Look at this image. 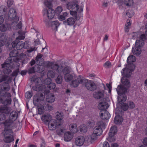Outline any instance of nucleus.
Returning a JSON list of instances; mask_svg holds the SVG:
<instances>
[{"mask_svg": "<svg viewBox=\"0 0 147 147\" xmlns=\"http://www.w3.org/2000/svg\"><path fill=\"white\" fill-rule=\"evenodd\" d=\"M8 18L13 20L14 22L17 23L19 21L18 17L16 16V10L13 8H11L9 10L8 14Z\"/></svg>", "mask_w": 147, "mask_h": 147, "instance_id": "13", "label": "nucleus"}, {"mask_svg": "<svg viewBox=\"0 0 147 147\" xmlns=\"http://www.w3.org/2000/svg\"><path fill=\"white\" fill-rule=\"evenodd\" d=\"M75 76L74 74L72 73L71 74L69 73L65 76L64 78L66 82H69Z\"/></svg>", "mask_w": 147, "mask_h": 147, "instance_id": "43", "label": "nucleus"}, {"mask_svg": "<svg viewBox=\"0 0 147 147\" xmlns=\"http://www.w3.org/2000/svg\"><path fill=\"white\" fill-rule=\"evenodd\" d=\"M51 80L50 79H47L44 80L45 83L47 85V87L50 90L53 89L55 87V83H51Z\"/></svg>", "mask_w": 147, "mask_h": 147, "instance_id": "26", "label": "nucleus"}, {"mask_svg": "<svg viewBox=\"0 0 147 147\" xmlns=\"http://www.w3.org/2000/svg\"><path fill=\"white\" fill-rule=\"evenodd\" d=\"M124 76L122 77L121 79V81L122 85L124 86H126V87L129 88L130 86V82L128 79H127L126 77L127 78V77Z\"/></svg>", "mask_w": 147, "mask_h": 147, "instance_id": "29", "label": "nucleus"}, {"mask_svg": "<svg viewBox=\"0 0 147 147\" xmlns=\"http://www.w3.org/2000/svg\"><path fill=\"white\" fill-rule=\"evenodd\" d=\"M104 92L103 90H99L94 92L93 94V97L96 99H99L104 97Z\"/></svg>", "mask_w": 147, "mask_h": 147, "instance_id": "20", "label": "nucleus"}, {"mask_svg": "<svg viewBox=\"0 0 147 147\" xmlns=\"http://www.w3.org/2000/svg\"><path fill=\"white\" fill-rule=\"evenodd\" d=\"M136 57L133 55L129 56L127 59V63H132L136 61Z\"/></svg>", "mask_w": 147, "mask_h": 147, "instance_id": "48", "label": "nucleus"}, {"mask_svg": "<svg viewBox=\"0 0 147 147\" xmlns=\"http://www.w3.org/2000/svg\"><path fill=\"white\" fill-rule=\"evenodd\" d=\"M60 126H59L58 127V129H57L56 130V133L57 134L59 135L62 134L64 131V129L63 128H61L60 127Z\"/></svg>", "mask_w": 147, "mask_h": 147, "instance_id": "51", "label": "nucleus"}, {"mask_svg": "<svg viewBox=\"0 0 147 147\" xmlns=\"http://www.w3.org/2000/svg\"><path fill=\"white\" fill-rule=\"evenodd\" d=\"M6 80V77L5 76L3 71H0V82H2Z\"/></svg>", "mask_w": 147, "mask_h": 147, "instance_id": "50", "label": "nucleus"}, {"mask_svg": "<svg viewBox=\"0 0 147 147\" xmlns=\"http://www.w3.org/2000/svg\"><path fill=\"white\" fill-rule=\"evenodd\" d=\"M12 57H9L5 61L4 63L2 64V67H5V66L9 67L10 64L14 61L12 58Z\"/></svg>", "mask_w": 147, "mask_h": 147, "instance_id": "40", "label": "nucleus"}, {"mask_svg": "<svg viewBox=\"0 0 147 147\" xmlns=\"http://www.w3.org/2000/svg\"><path fill=\"white\" fill-rule=\"evenodd\" d=\"M117 131V128L116 126H113L111 128L109 133V136L107 138V140L109 141L112 142L115 140L114 135L116 133Z\"/></svg>", "mask_w": 147, "mask_h": 147, "instance_id": "10", "label": "nucleus"}, {"mask_svg": "<svg viewBox=\"0 0 147 147\" xmlns=\"http://www.w3.org/2000/svg\"><path fill=\"white\" fill-rule=\"evenodd\" d=\"M69 129L71 131L75 133L78 131V129L76 125V124H71L69 125Z\"/></svg>", "mask_w": 147, "mask_h": 147, "instance_id": "44", "label": "nucleus"}, {"mask_svg": "<svg viewBox=\"0 0 147 147\" xmlns=\"http://www.w3.org/2000/svg\"><path fill=\"white\" fill-rule=\"evenodd\" d=\"M55 15L54 10L51 8H49L47 12V16L48 18L51 19L54 18Z\"/></svg>", "mask_w": 147, "mask_h": 147, "instance_id": "33", "label": "nucleus"}, {"mask_svg": "<svg viewBox=\"0 0 147 147\" xmlns=\"http://www.w3.org/2000/svg\"><path fill=\"white\" fill-rule=\"evenodd\" d=\"M133 1L132 0H124V3L127 6H130L131 5Z\"/></svg>", "mask_w": 147, "mask_h": 147, "instance_id": "55", "label": "nucleus"}, {"mask_svg": "<svg viewBox=\"0 0 147 147\" xmlns=\"http://www.w3.org/2000/svg\"><path fill=\"white\" fill-rule=\"evenodd\" d=\"M20 72L19 69L18 68L14 70L11 75L12 76L16 77L18 75V73Z\"/></svg>", "mask_w": 147, "mask_h": 147, "instance_id": "58", "label": "nucleus"}, {"mask_svg": "<svg viewBox=\"0 0 147 147\" xmlns=\"http://www.w3.org/2000/svg\"><path fill=\"white\" fill-rule=\"evenodd\" d=\"M131 25V23L130 22H127L125 24V31L126 32H127L129 31V29L130 28Z\"/></svg>", "mask_w": 147, "mask_h": 147, "instance_id": "56", "label": "nucleus"}, {"mask_svg": "<svg viewBox=\"0 0 147 147\" xmlns=\"http://www.w3.org/2000/svg\"><path fill=\"white\" fill-rule=\"evenodd\" d=\"M45 5L49 8H51V1L47 0V1H46L45 3Z\"/></svg>", "mask_w": 147, "mask_h": 147, "instance_id": "64", "label": "nucleus"}, {"mask_svg": "<svg viewBox=\"0 0 147 147\" xmlns=\"http://www.w3.org/2000/svg\"><path fill=\"white\" fill-rule=\"evenodd\" d=\"M84 141L85 139L83 136H79L75 140V144L77 146H80L83 144Z\"/></svg>", "mask_w": 147, "mask_h": 147, "instance_id": "23", "label": "nucleus"}, {"mask_svg": "<svg viewBox=\"0 0 147 147\" xmlns=\"http://www.w3.org/2000/svg\"><path fill=\"white\" fill-rule=\"evenodd\" d=\"M50 25L51 29L56 31L57 30V28L60 25V23L57 21H53L50 22Z\"/></svg>", "mask_w": 147, "mask_h": 147, "instance_id": "25", "label": "nucleus"}, {"mask_svg": "<svg viewBox=\"0 0 147 147\" xmlns=\"http://www.w3.org/2000/svg\"><path fill=\"white\" fill-rule=\"evenodd\" d=\"M32 96V94L31 92L28 91L25 93V97L27 98H30Z\"/></svg>", "mask_w": 147, "mask_h": 147, "instance_id": "63", "label": "nucleus"}, {"mask_svg": "<svg viewBox=\"0 0 147 147\" xmlns=\"http://www.w3.org/2000/svg\"><path fill=\"white\" fill-rule=\"evenodd\" d=\"M38 84L37 82L36 85L33 86L32 87V89L34 90L39 91L42 90L44 88V86L43 85H38Z\"/></svg>", "mask_w": 147, "mask_h": 147, "instance_id": "42", "label": "nucleus"}, {"mask_svg": "<svg viewBox=\"0 0 147 147\" xmlns=\"http://www.w3.org/2000/svg\"><path fill=\"white\" fill-rule=\"evenodd\" d=\"M100 117L103 120L108 119L110 117V114L107 111H100Z\"/></svg>", "mask_w": 147, "mask_h": 147, "instance_id": "21", "label": "nucleus"}, {"mask_svg": "<svg viewBox=\"0 0 147 147\" xmlns=\"http://www.w3.org/2000/svg\"><path fill=\"white\" fill-rule=\"evenodd\" d=\"M13 128L9 127L7 128L4 129L3 132L4 138L3 141L5 143H10L14 140L13 136L12 135L13 131L12 129Z\"/></svg>", "mask_w": 147, "mask_h": 147, "instance_id": "2", "label": "nucleus"}, {"mask_svg": "<svg viewBox=\"0 0 147 147\" xmlns=\"http://www.w3.org/2000/svg\"><path fill=\"white\" fill-rule=\"evenodd\" d=\"M43 109L46 111L51 110L53 109L52 106L49 104H45L43 107Z\"/></svg>", "mask_w": 147, "mask_h": 147, "instance_id": "52", "label": "nucleus"}, {"mask_svg": "<svg viewBox=\"0 0 147 147\" xmlns=\"http://www.w3.org/2000/svg\"><path fill=\"white\" fill-rule=\"evenodd\" d=\"M30 42L28 41H27L25 42L24 43H23L24 48L25 49H28L30 47L29 44Z\"/></svg>", "mask_w": 147, "mask_h": 147, "instance_id": "57", "label": "nucleus"}, {"mask_svg": "<svg viewBox=\"0 0 147 147\" xmlns=\"http://www.w3.org/2000/svg\"><path fill=\"white\" fill-rule=\"evenodd\" d=\"M45 98V96L42 94L40 95L35 96L33 99V103L34 105H37L39 101L43 100Z\"/></svg>", "mask_w": 147, "mask_h": 147, "instance_id": "22", "label": "nucleus"}, {"mask_svg": "<svg viewBox=\"0 0 147 147\" xmlns=\"http://www.w3.org/2000/svg\"><path fill=\"white\" fill-rule=\"evenodd\" d=\"M47 63L49 67H50L51 69L53 70H57L58 72V70L60 67L59 66L58 64L52 63L49 61H48Z\"/></svg>", "mask_w": 147, "mask_h": 147, "instance_id": "38", "label": "nucleus"}, {"mask_svg": "<svg viewBox=\"0 0 147 147\" xmlns=\"http://www.w3.org/2000/svg\"><path fill=\"white\" fill-rule=\"evenodd\" d=\"M123 121V118L121 116L118 115L115 116L114 119V123L116 124H121Z\"/></svg>", "mask_w": 147, "mask_h": 147, "instance_id": "41", "label": "nucleus"}, {"mask_svg": "<svg viewBox=\"0 0 147 147\" xmlns=\"http://www.w3.org/2000/svg\"><path fill=\"white\" fill-rule=\"evenodd\" d=\"M128 88L123 85H120L118 86L116 90L118 94H125L127 92Z\"/></svg>", "mask_w": 147, "mask_h": 147, "instance_id": "18", "label": "nucleus"}, {"mask_svg": "<svg viewBox=\"0 0 147 147\" xmlns=\"http://www.w3.org/2000/svg\"><path fill=\"white\" fill-rule=\"evenodd\" d=\"M132 51L133 54L136 55H139L141 53V48L135 47H133L132 49Z\"/></svg>", "mask_w": 147, "mask_h": 147, "instance_id": "37", "label": "nucleus"}, {"mask_svg": "<svg viewBox=\"0 0 147 147\" xmlns=\"http://www.w3.org/2000/svg\"><path fill=\"white\" fill-rule=\"evenodd\" d=\"M118 102L119 104L121 103L122 102L125 101L127 99V96L125 94H118Z\"/></svg>", "mask_w": 147, "mask_h": 147, "instance_id": "35", "label": "nucleus"}, {"mask_svg": "<svg viewBox=\"0 0 147 147\" xmlns=\"http://www.w3.org/2000/svg\"><path fill=\"white\" fill-rule=\"evenodd\" d=\"M105 124L103 121H101L98 122L97 123V125L93 129V133L98 136H100L102 134V128L105 129Z\"/></svg>", "mask_w": 147, "mask_h": 147, "instance_id": "7", "label": "nucleus"}, {"mask_svg": "<svg viewBox=\"0 0 147 147\" xmlns=\"http://www.w3.org/2000/svg\"><path fill=\"white\" fill-rule=\"evenodd\" d=\"M11 28L9 24L6 23L1 25L0 26V30L2 32L6 31L7 30H9Z\"/></svg>", "mask_w": 147, "mask_h": 147, "instance_id": "36", "label": "nucleus"}, {"mask_svg": "<svg viewBox=\"0 0 147 147\" xmlns=\"http://www.w3.org/2000/svg\"><path fill=\"white\" fill-rule=\"evenodd\" d=\"M84 77L79 75L77 77H74L71 81V85L74 87H76L79 84L83 85Z\"/></svg>", "mask_w": 147, "mask_h": 147, "instance_id": "11", "label": "nucleus"}, {"mask_svg": "<svg viewBox=\"0 0 147 147\" xmlns=\"http://www.w3.org/2000/svg\"><path fill=\"white\" fill-rule=\"evenodd\" d=\"M73 135L69 132L68 131L65 133L64 135V140L65 142L70 141L73 137Z\"/></svg>", "mask_w": 147, "mask_h": 147, "instance_id": "30", "label": "nucleus"}, {"mask_svg": "<svg viewBox=\"0 0 147 147\" xmlns=\"http://www.w3.org/2000/svg\"><path fill=\"white\" fill-rule=\"evenodd\" d=\"M135 105L134 103L130 101L127 103H123L121 105V108L124 111H127L129 108L133 109L134 108Z\"/></svg>", "mask_w": 147, "mask_h": 147, "instance_id": "16", "label": "nucleus"}, {"mask_svg": "<svg viewBox=\"0 0 147 147\" xmlns=\"http://www.w3.org/2000/svg\"><path fill=\"white\" fill-rule=\"evenodd\" d=\"M10 57H13V61L16 62L18 61L20 59L18 57L19 51L17 49H14L12 50L9 53Z\"/></svg>", "mask_w": 147, "mask_h": 147, "instance_id": "17", "label": "nucleus"}, {"mask_svg": "<svg viewBox=\"0 0 147 147\" xmlns=\"http://www.w3.org/2000/svg\"><path fill=\"white\" fill-rule=\"evenodd\" d=\"M55 75V71L52 70L49 71L47 73V77L51 79V78H53L54 77Z\"/></svg>", "mask_w": 147, "mask_h": 147, "instance_id": "49", "label": "nucleus"}, {"mask_svg": "<svg viewBox=\"0 0 147 147\" xmlns=\"http://www.w3.org/2000/svg\"><path fill=\"white\" fill-rule=\"evenodd\" d=\"M7 106L5 105H0V113L7 115H9L11 111V109Z\"/></svg>", "mask_w": 147, "mask_h": 147, "instance_id": "19", "label": "nucleus"}, {"mask_svg": "<svg viewBox=\"0 0 147 147\" xmlns=\"http://www.w3.org/2000/svg\"><path fill=\"white\" fill-rule=\"evenodd\" d=\"M63 122L60 121V123H57V121L55 119H53L49 121L48 125L49 128L50 130H53L55 129L58 128L59 126H61Z\"/></svg>", "mask_w": 147, "mask_h": 147, "instance_id": "12", "label": "nucleus"}, {"mask_svg": "<svg viewBox=\"0 0 147 147\" xmlns=\"http://www.w3.org/2000/svg\"><path fill=\"white\" fill-rule=\"evenodd\" d=\"M75 21L76 20L74 18L71 17L65 20L63 22V23L65 24H67L69 26H71L74 24Z\"/></svg>", "mask_w": 147, "mask_h": 147, "instance_id": "34", "label": "nucleus"}, {"mask_svg": "<svg viewBox=\"0 0 147 147\" xmlns=\"http://www.w3.org/2000/svg\"><path fill=\"white\" fill-rule=\"evenodd\" d=\"M10 115L7 121H8L9 127L13 128L15 126H13L14 125L13 121L16 120L18 115V113L15 111H13L11 112L9 114Z\"/></svg>", "mask_w": 147, "mask_h": 147, "instance_id": "9", "label": "nucleus"}, {"mask_svg": "<svg viewBox=\"0 0 147 147\" xmlns=\"http://www.w3.org/2000/svg\"><path fill=\"white\" fill-rule=\"evenodd\" d=\"M43 55L42 54H38L36 57V64H44V59L42 58Z\"/></svg>", "mask_w": 147, "mask_h": 147, "instance_id": "27", "label": "nucleus"}, {"mask_svg": "<svg viewBox=\"0 0 147 147\" xmlns=\"http://www.w3.org/2000/svg\"><path fill=\"white\" fill-rule=\"evenodd\" d=\"M56 115L55 117L57 120L61 121L63 122L61 120L63 118V113L57 112L56 113Z\"/></svg>", "mask_w": 147, "mask_h": 147, "instance_id": "46", "label": "nucleus"}, {"mask_svg": "<svg viewBox=\"0 0 147 147\" xmlns=\"http://www.w3.org/2000/svg\"><path fill=\"white\" fill-rule=\"evenodd\" d=\"M6 12V9L3 7H0V15L2 16L5 14Z\"/></svg>", "mask_w": 147, "mask_h": 147, "instance_id": "59", "label": "nucleus"}, {"mask_svg": "<svg viewBox=\"0 0 147 147\" xmlns=\"http://www.w3.org/2000/svg\"><path fill=\"white\" fill-rule=\"evenodd\" d=\"M36 72H42L45 69L44 65L36 64L34 66Z\"/></svg>", "mask_w": 147, "mask_h": 147, "instance_id": "39", "label": "nucleus"}, {"mask_svg": "<svg viewBox=\"0 0 147 147\" xmlns=\"http://www.w3.org/2000/svg\"><path fill=\"white\" fill-rule=\"evenodd\" d=\"M83 85H84L88 90L90 91H94L97 88L96 85L94 82L86 79L85 78L83 80Z\"/></svg>", "mask_w": 147, "mask_h": 147, "instance_id": "6", "label": "nucleus"}, {"mask_svg": "<svg viewBox=\"0 0 147 147\" xmlns=\"http://www.w3.org/2000/svg\"><path fill=\"white\" fill-rule=\"evenodd\" d=\"M68 13L66 12H63L57 17L58 19L61 21H63L65 20L66 17H67Z\"/></svg>", "mask_w": 147, "mask_h": 147, "instance_id": "45", "label": "nucleus"}, {"mask_svg": "<svg viewBox=\"0 0 147 147\" xmlns=\"http://www.w3.org/2000/svg\"><path fill=\"white\" fill-rule=\"evenodd\" d=\"M80 131L82 133H84L87 131L86 126L84 125H83L80 128Z\"/></svg>", "mask_w": 147, "mask_h": 147, "instance_id": "53", "label": "nucleus"}, {"mask_svg": "<svg viewBox=\"0 0 147 147\" xmlns=\"http://www.w3.org/2000/svg\"><path fill=\"white\" fill-rule=\"evenodd\" d=\"M25 38V36L23 35L20 34L17 37L16 40L13 42L12 43V47H16V49L20 50L24 48L23 42L20 41V40H23Z\"/></svg>", "mask_w": 147, "mask_h": 147, "instance_id": "5", "label": "nucleus"}, {"mask_svg": "<svg viewBox=\"0 0 147 147\" xmlns=\"http://www.w3.org/2000/svg\"><path fill=\"white\" fill-rule=\"evenodd\" d=\"M126 65V67L124 68L121 71L122 75L127 77H130L131 72L133 71L135 67V65L132 63H127Z\"/></svg>", "mask_w": 147, "mask_h": 147, "instance_id": "4", "label": "nucleus"}, {"mask_svg": "<svg viewBox=\"0 0 147 147\" xmlns=\"http://www.w3.org/2000/svg\"><path fill=\"white\" fill-rule=\"evenodd\" d=\"M55 99V97L53 94H49L46 97V101L49 103H51L54 102Z\"/></svg>", "mask_w": 147, "mask_h": 147, "instance_id": "31", "label": "nucleus"}, {"mask_svg": "<svg viewBox=\"0 0 147 147\" xmlns=\"http://www.w3.org/2000/svg\"><path fill=\"white\" fill-rule=\"evenodd\" d=\"M28 72L29 74L34 73L36 72L35 67L30 68L28 69Z\"/></svg>", "mask_w": 147, "mask_h": 147, "instance_id": "62", "label": "nucleus"}, {"mask_svg": "<svg viewBox=\"0 0 147 147\" xmlns=\"http://www.w3.org/2000/svg\"><path fill=\"white\" fill-rule=\"evenodd\" d=\"M63 8L62 7L60 6H58L57 7L55 10L54 12L55 15L57 16L58 17L61 13L63 11Z\"/></svg>", "mask_w": 147, "mask_h": 147, "instance_id": "47", "label": "nucleus"}, {"mask_svg": "<svg viewBox=\"0 0 147 147\" xmlns=\"http://www.w3.org/2000/svg\"><path fill=\"white\" fill-rule=\"evenodd\" d=\"M135 36L138 38L136 42V47L141 48L144 45V41L147 39V35L141 32H136Z\"/></svg>", "mask_w": 147, "mask_h": 147, "instance_id": "3", "label": "nucleus"}, {"mask_svg": "<svg viewBox=\"0 0 147 147\" xmlns=\"http://www.w3.org/2000/svg\"><path fill=\"white\" fill-rule=\"evenodd\" d=\"M98 135H97L93 133L90 136V138L92 141H94L95 140H96L97 138Z\"/></svg>", "mask_w": 147, "mask_h": 147, "instance_id": "61", "label": "nucleus"}, {"mask_svg": "<svg viewBox=\"0 0 147 147\" xmlns=\"http://www.w3.org/2000/svg\"><path fill=\"white\" fill-rule=\"evenodd\" d=\"M6 116L5 115L1 113L0 114V125L3 124L4 126V129H6L9 127L8 119H6Z\"/></svg>", "mask_w": 147, "mask_h": 147, "instance_id": "14", "label": "nucleus"}, {"mask_svg": "<svg viewBox=\"0 0 147 147\" xmlns=\"http://www.w3.org/2000/svg\"><path fill=\"white\" fill-rule=\"evenodd\" d=\"M66 8L67 9H71L70 11V14L75 15L79 8L78 5L75 3L69 2L67 4Z\"/></svg>", "mask_w": 147, "mask_h": 147, "instance_id": "8", "label": "nucleus"}, {"mask_svg": "<svg viewBox=\"0 0 147 147\" xmlns=\"http://www.w3.org/2000/svg\"><path fill=\"white\" fill-rule=\"evenodd\" d=\"M109 107V106L106 102H100L98 105V108L100 111H106Z\"/></svg>", "mask_w": 147, "mask_h": 147, "instance_id": "32", "label": "nucleus"}, {"mask_svg": "<svg viewBox=\"0 0 147 147\" xmlns=\"http://www.w3.org/2000/svg\"><path fill=\"white\" fill-rule=\"evenodd\" d=\"M58 70V73L60 74L63 73L65 76L72 72L71 68L69 66H66L64 68L62 66H60Z\"/></svg>", "mask_w": 147, "mask_h": 147, "instance_id": "15", "label": "nucleus"}, {"mask_svg": "<svg viewBox=\"0 0 147 147\" xmlns=\"http://www.w3.org/2000/svg\"><path fill=\"white\" fill-rule=\"evenodd\" d=\"M126 13L127 16L129 18H131L132 17L134 14L133 12L130 10L127 11Z\"/></svg>", "mask_w": 147, "mask_h": 147, "instance_id": "60", "label": "nucleus"}, {"mask_svg": "<svg viewBox=\"0 0 147 147\" xmlns=\"http://www.w3.org/2000/svg\"><path fill=\"white\" fill-rule=\"evenodd\" d=\"M10 89L9 84L6 82L2 83L0 85V103L5 105H9L11 103V94L5 91Z\"/></svg>", "mask_w": 147, "mask_h": 147, "instance_id": "1", "label": "nucleus"}, {"mask_svg": "<svg viewBox=\"0 0 147 147\" xmlns=\"http://www.w3.org/2000/svg\"><path fill=\"white\" fill-rule=\"evenodd\" d=\"M4 68L3 70V73L5 76L6 77V79L8 78L9 76L11 74V73L12 71L11 69V68L9 67L5 66V67H2Z\"/></svg>", "mask_w": 147, "mask_h": 147, "instance_id": "24", "label": "nucleus"}, {"mask_svg": "<svg viewBox=\"0 0 147 147\" xmlns=\"http://www.w3.org/2000/svg\"><path fill=\"white\" fill-rule=\"evenodd\" d=\"M56 82L58 84H61L62 82V77L61 75H59L56 79Z\"/></svg>", "mask_w": 147, "mask_h": 147, "instance_id": "54", "label": "nucleus"}, {"mask_svg": "<svg viewBox=\"0 0 147 147\" xmlns=\"http://www.w3.org/2000/svg\"><path fill=\"white\" fill-rule=\"evenodd\" d=\"M41 119L45 124H48L49 121L53 119H52L51 116L49 114H47L42 116Z\"/></svg>", "mask_w": 147, "mask_h": 147, "instance_id": "28", "label": "nucleus"}]
</instances>
